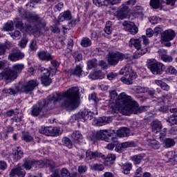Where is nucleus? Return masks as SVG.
<instances>
[{"label":"nucleus","mask_w":177,"mask_h":177,"mask_svg":"<svg viewBox=\"0 0 177 177\" xmlns=\"http://www.w3.org/2000/svg\"><path fill=\"white\" fill-rule=\"evenodd\" d=\"M165 97L164 96L160 97L158 99V103H160L161 104L162 106H160V108L159 109L160 111H164V103L165 102Z\"/></svg>","instance_id":"13d9d810"},{"label":"nucleus","mask_w":177,"mask_h":177,"mask_svg":"<svg viewBox=\"0 0 177 177\" xmlns=\"http://www.w3.org/2000/svg\"><path fill=\"white\" fill-rule=\"evenodd\" d=\"M129 46L137 49L134 54V59H139V57L147 53V48H142V39H140L131 38L129 41Z\"/></svg>","instance_id":"39448f33"},{"label":"nucleus","mask_w":177,"mask_h":177,"mask_svg":"<svg viewBox=\"0 0 177 177\" xmlns=\"http://www.w3.org/2000/svg\"><path fill=\"white\" fill-rule=\"evenodd\" d=\"M80 96V90L77 87L69 88L64 93L55 92L48 95L46 100H41L36 104L33 105L31 110V114L34 117H44L45 112L48 110V106L53 103L60 102L61 106L64 107L67 111H73L80 106L78 97Z\"/></svg>","instance_id":"f257e3e1"},{"label":"nucleus","mask_w":177,"mask_h":177,"mask_svg":"<svg viewBox=\"0 0 177 177\" xmlns=\"http://www.w3.org/2000/svg\"><path fill=\"white\" fill-rule=\"evenodd\" d=\"M37 165H39V168H42L44 167H46V168H50V171H53L55 169V167H56V165L55 164V162L53 160H39L37 162Z\"/></svg>","instance_id":"412c9836"},{"label":"nucleus","mask_w":177,"mask_h":177,"mask_svg":"<svg viewBox=\"0 0 177 177\" xmlns=\"http://www.w3.org/2000/svg\"><path fill=\"white\" fill-rule=\"evenodd\" d=\"M37 56L40 60L49 61L52 60V55L48 51H41L37 53Z\"/></svg>","instance_id":"c756f323"},{"label":"nucleus","mask_w":177,"mask_h":177,"mask_svg":"<svg viewBox=\"0 0 177 177\" xmlns=\"http://www.w3.org/2000/svg\"><path fill=\"white\" fill-rule=\"evenodd\" d=\"M166 73L170 74V75H176L177 70L173 66H169L166 68Z\"/></svg>","instance_id":"a18cd8bd"},{"label":"nucleus","mask_w":177,"mask_h":177,"mask_svg":"<svg viewBox=\"0 0 177 177\" xmlns=\"http://www.w3.org/2000/svg\"><path fill=\"white\" fill-rule=\"evenodd\" d=\"M38 70L43 74L41 77V84L45 85V86L50 85L52 84V79L49 77H50V71L42 66H39Z\"/></svg>","instance_id":"1a4fd4ad"},{"label":"nucleus","mask_w":177,"mask_h":177,"mask_svg":"<svg viewBox=\"0 0 177 177\" xmlns=\"http://www.w3.org/2000/svg\"><path fill=\"white\" fill-rule=\"evenodd\" d=\"M17 114H19V112L15 111L14 110H10L6 112L8 117H13V115H17Z\"/></svg>","instance_id":"69168bd1"},{"label":"nucleus","mask_w":177,"mask_h":177,"mask_svg":"<svg viewBox=\"0 0 177 177\" xmlns=\"http://www.w3.org/2000/svg\"><path fill=\"white\" fill-rule=\"evenodd\" d=\"M112 98L115 99V103L119 106L120 113L123 115H131V114H140L147 111L149 108L147 106L139 107V104L132 97L127 95L125 93H122L119 95L116 91H111ZM118 96V97H117Z\"/></svg>","instance_id":"f03ea898"},{"label":"nucleus","mask_w":177,"mask_h":177,"mask_svg":"<svg viewBox=\"0 0 177 177\" xmlns=\"http://www.w3.org/2000/svg\"><path fill=\"white\" fill-rule=\"evenodd\" d=\"M10 35L13 39H20V37H21V33L19 30H15V32L10 33Z\"/></svg>","instance_id":"5fc2aeb1"},{"label":"nucleus","mask_w":177,"mask_h":177,"mask_svg":"<svg viewBox=\"0 0 177 177\" xmlns=\"http://www.w3.org/2000/svg\"><path fill=\"white\" fill-rule=\"evenodd\" d=\"M110 122H111V118L103 116L93 119V125H95L96 127H103V125L110 124Z\"/></svg>","instance_id":"f3484780"},{"label":"nucleus","mask_w":177,"mask_h":177,"mask_svg":"<svg viewBox=\"0 0 177 177\" xmlns=\"http://www.w3.org/2000/svg\"><path fill=\"white\" fill-rule=\"evenodd\" d=\"M150 6L153 9H158L160 8V0H151Z\"/></svg>","instance_id":"864d4df0"},{"label":"nucleus","mask_w":177,"mask_h":177,"mask_svg":"<svg viewBox=\"0 0 177 177\" xmlns=\"http://www.w3.org/2000/svg\"><path fill=\"white\" fill-rule=\"evenodd\" d=\"M170 113H171V115L168 117L167 122L171 127L177 125V108L170 109Z\"/></svg>","instance_id":"4be33fe9"},{"label":"nucleus","mask_w":177,"mask_h":177,"mask_svg":"<svg viewBox=\"0 0 177 177\" xmlns=\"http://www.w3.org/2000/svg\"><path fill=\"white\" fill-rule=\"evenodd\" d=\"M146 37L147 38H151L154 35V31L151 28H148L146 30Z\"/></svg>","instance_id":"680f3d73"},{"label":"nucleus","mask_w":177,"mask_h":177,"mask_svg":"<svg viewBox=\"0 0 177 177\" xmlns=\"http://www.w3.org/2000/svg\"><path fill=\"white\" fill-rule=\"evenodd\" d=\"M79 21H80V20H78V19L72 20V21H71V22L68 23V24H69L68 26L66 27V26H63L62 28H64V30H70L71 28V27H74V26H75L77 24V23H78Z\"/></svg>","instance_id":"603ef678"},{"label":"nucleus","mask_w":177,"mask_h":177,"mask_svg":"<svg viewBox=\"0 0 177 177\" xmlns=\"http://www.w3.org/2000/svg\"><path fill=\"white\" fill-rule=\"evenodd\" d=\"M122 59H124V57L122 56V54L120 53V52L112 53L111 66H116V64H118V62H120V60H122Z\"/></svg>","instance_id":"393cba45"},{"label":"nucleus","mask_w":177,"mask_h":177,"mask_svg":"<svg viewBox=\"0 0 177 177\" xmlns=\"http://www.w3.org/2000/svg\"><path fill=\"white\" fill-rule=\"evenodd\" d=\"M104 31L106 34H107V35H110L111 34V24L110 21H109L106 23V26L104 28Z\"/></svg>","instance_id":"4d7b16f0"},{"label":"nucleus","mask_w":177,"mask_h":177,"mask_svg":"<svg viewBox=\"0 0 177 177\" xmlns=\"http://www.w3.org/2000/svg\"><path fill=\"white\" fill-rule=\"evenodd\" d=\"M23 68H24V64H17L12 66V71L17 74H20L21 71H23Z\"/></svg>","instance_id":"f704fd0d"},{"label":"nucleus","mask_w":177,"mask_h":177,"mask_svg":"<svg viewBox=\"0 0 177 177\" xmlns=\"http://www.w3.org/2000/svg\"><path fill=\"white\" fill-rule=\"evenodd\" d=\"M28 42V39L27 38H23L21 40V42L19 44V46L21 48H26V45H27V43Z\"/></svg>","instance_id":"e2e57ef3"},{"label":"nucleus","mask_w":177,"mask_h":177,"mask_svg":"<svg viewBox=\"0 0 177 177\" xmlns=\"http://www.w3.org/2000/svg\"><path fill=\"white\" fill-rule=\"evenodd\" d=\"M38 161H35V160L31 158H27L24 160V163L21 165V167L22 168H24L26 171H30L32 168V167H35Z\"/></svg>","instance_id":"a211bd4d"},{"label":"nucleus","mask_w":177,"mask_h":177,"mask_svg":"<svg viewBox=\"0 0 177 177\" xmlns=\"http://www.w3.org/2000/svg\"><path fill=\"white\" fill-rule=\"evenodd\" d=\"M88 78L91 80H97L99 78L100 80H102V78H104V73H103L101 71H98L93 73H90Z\"/></svg>","instance_id":"473e14b6"},{"label":"nucleus","mask_w":177,"mask_h":177,"mask_svg":"<svg viewBox=\"0 0 177 177\" xmlns=\"http://www.w3.org/2000/svg\"><path fill=\"white\" fill-rule=\"evenodd\" d=\"M145 157V153H140V154L132 156L131 158V160L133 161L135 165H138V164H140V162H142V160Z\"/></svg>","instance_id":"2f4dec72"},{"label":"nucleus","mask_w":177,"mask_h":177,"mask_svg":"<svg viewBox=\"0 0 177 177\" xmlns=\"http://www.w3.org/2000/svg\"><path fill=\"white\" fill-rule=\"evenodd\" d=\"M116 135L118 138H128L131 136V130L128 127H121L116 132Z\"/></svg>","instance_id":"b1692460"},{"label":"nucleus","mask_w":177,"mask_h":177,"mask_svg":"<svg viewBox=\"0 0 177 177\" xmlns=\"http://www.w3.org/2000/svg\"><path fill=\"white\" fill-rule=\"evenodd\" d=\"M16 175L18 177L26 176V171L23 169L21 164H19L16 168L12 169L10 172V177H15Z\"/></svg>","instance_id":"dca6fc26"},{"label":"nucleus","mask_w":177,"mask_h":177,"mask_svg":"<svg viewBox=\"0 0 177 177\" xmlns=\"http://www.w3.org/2000/svg\"><path fill=\"white\" fill-rule=\"evenodd\" d=\"M97 62L96 59H88L86 62L87 70H92V68H95V67L97 66Z\"/></svg>","instance_id":"c9c22d12"},{"label":"nucleus","mask_w":177,"mask_h":177,"mask_svg":"<svg viewBox=\"0 0 177 177\" xmlns=\"http://www.w3.org/2000/svg\"><path fill=\"white\" fill-rule=\"evenodd\" d=\"M93 2L95 6H108L111 8V0H93Z\"/></svg>","instance_id":"bb28decb"},{"label":"nucleus","mask_w":177,"mask_h":177,"mask_svg":"<svg viewBox=\"0 0 177 177\" xmlns=\"http://www.w3.org/2000/svg\"><path fill=\"white\" fill-rule=\"evenodd\" d=\"M166 157L168 159L167 162H174L175 161V154L172 151L168 152Z\"/></svg>","instance_id":"8fccbe9b"},{"label":"nucleus","mask_w":177,"mask_h":177,"mask_svg":"<svg viewBox=\"0 0 177 177\" xmlns=\"http://www.w3.org/2000/svg\"><path fill=\"white\" fill-rule=\"evenodd\" d=\"M24 153L21 149L17 147V149H15L13 153H12V158L15 160V161H19V160H21V158H23V155Z\"/></svg>","instance_id":"7c9ffc66"},{"label":"nucleus","mask_w":177,"mask_h":177,"mask_svg":"<svg viewBox=\"0 0 177 177\" xmlns=\"http://www.w3.org/2000/svg\"><path fill=\"white\" fill-rule=\"evenodd\" d=\"M62 143L64 146L68 147V149H71V147H73V142H71V140L67 137L62 138Z\"/></svg>","instance_id":"c03bdc74"},{"label":"nucleus","mask_w":177,"mask_h":177,"mask_svg":"<svg viewBox=\"0 0 177 177\" xmlns=\"http://www.w3.org/2000/svg\"><path fill=\"white\" fill-rule=\"evenodd\" d=\"M0 78L6 81H15L17 78V75L12 69H7L6 71L0 73Z\"/></svg>","instance_id":"f8f14e48"},{"label":"nucleus","mask_w":177,"mask_h":177,"mask_svg":"<svg viewBox=\"0 0 177 177\" xmlns=\"http://www.w3.org/2000/svg\"><path fill=\"white\" fill-rule=\"evenodd\" d=\"M10 48V44L8 42H5L4 44H0V56H3L6 53V49Z\"/></svg>","instance_id":"72a5a7b5"},{"label":"nucleus","mask_w":177,"mask_h":177,"mask_svg":"<svg viewBox=\"0 0 177 177\" xmlns=\"http://www.w3.org/2000/svg\"><path fill=\"white\" fill-rule=\"evenodd\" d=\"M152 131L153 133H158V132L161 131V129L162 128V124L161 122L158 120H153L151 123Z\"/></svg>","instance_id":"a878e982"},{"label":"nucleus","mask_w":177,"mask_h":177,"mask_svg":"<svg viewBox=\"0 0 177 177\" xmlns=\"http://www.w3.org/2000/svg\"><path fill=\"white\" fill-rule=\"evenodd\" d=\"M60 172L62 177H70V171L67 169L63 168Z\"/></svg>","instance_id":"052dcab7"},{"label":"nucleus","mask_w":177,"mask_h":177,"mask_svg":"<svg viewBox=\"0 0 177 177\" xmlns=\"http://www.w3.org/2000/svg\"><path fill=\"white\" fill-rule=\"evenodd\" d=\"M24 57V53H21L20 50H13L8 55V59L11 62H17V60H21Z\"/></svg>","instance_id":"6ab92c4d"},{"label":"nucleus","mask_w":177,"mask_h":177,"mask_svg":"<svg viewBox=\"0 0 177 177\" xmlns=\"http://www.w3.org/2000/svg\"><path fill=\"white\" fill-rule=\"evenodd\" d=\"M71 73L73 75L81 77V74H82V67H81V65H77L75 69L71 70Z\"/></svg>","instance_id":"4c0bfd02"},{"label":"nucleus","mask_w":177,"mask_h":177,"mask_svg":"<svg viewBox=\"0 0 177 177\" xmlns=\"http://www.w3.org/2000/svg\"><path fill=\"white\" fill-rule=\"evenodd\" d=\"M71 138L73 139L75 143H80L82 142V139H84V136H82V134L80 131H73L71 134Z\"/></svg>","instance_id":"c85d7f7f"},{"label":"nucleus","mask_w":177,"mask_h":177,"mask_svg":"<svg viewBox=\"0 0 177 177\" xmlns=\"http://www.w3.org/2000/svg\"><path fill=\"white\" fill-rule=\"evenodd\" d=\"M17 12L19 16H20L21 19L32 20V21H34L37 24L36 26L32 28V26L30 25H24L20 19H16L15 21V26L19 28V30H21V31H32L33 34H42L41 28H44L46 26L42 18L39 17V16L35 13L27 12L21 7H18Z\"/></svg>","instance_id":"7ed1b4c3"},{"label":"nucleus","mask_w":177,"mask_h":177,"mask_svg":"<svg viewBox=\"0 0 177 177\" xmlns=\"http://www.w3.org/2000/svg\"><path fill=\"white\" fill-rule=\"evenodd\" d=\"M122 172L124 175H128L131 170L132 169V163H124L122 167Z\"/></svg>","instance_id":"e433bc0d"},{"label":"nucleus","mask_w":177,"mask_h":177,"mask_svg":"<svg viewBox=\"0 0 177 177\" xmlns=\"http://www.w3.org/2000/svg\"><path fill=\"white\" fill-rule=\"evenodd\" d=\"M158 53L162 60V62H165V63H171L172 60H174V58L172 56L168 55V50L165 49H160L158 50Z\"/></svg>","instance_id":"aec40b11"},{"label":"nucleus","mask_w":177,"mask_h":177,"mask_svg":"<svg viewBox=\"0 0 177 177\" xmlns=\"http://www.w3.org/2000/svg\"><path fill=\"white\" fill-rule=\"evenodd\" d=\"M130 13L131 10L129 8H128L127 4H123L120 6L116 17H118V20H123V19H127Z\"/></svg>","instance_id":"9b49d317"},{"label":"nucleus","mask_w":177,"mask_h":177,"mask_svg":"<svg viewBox=\"0 0 177 177\" xmlns=\"http://www.w3.org/2000/svg\"><path fill=\"white\" fill-rule=\"evenodd\" d=\"M81 46L83 48H88V46H91L92 45V41L88 37H84L81 41Z\"/></svg>","instance_id":"ea45409f"},{"label":"nucleus","mask_w":177,"mask_h":177,"mask_svg":"<svg viewBox=\"0 0 177 177\" xmlns=\"http://www.w3.org/2000/svg\"><path fill=\"white\" fill-rule=\"evenodd\" d=\"M95 137L96 139L104 140V142H110L111 141V130H100L96 132Z\"/></svg>","instance_id":"9d476101"},{"label":"nucleus","mask_w":177,"mask_h":177,"mask_svg":"<svg viewBox=\"0 0 177 177\" xmlns=\"http://www.w3.org/2000/svg\"><path fill=\"white\" fill-rule=\"evenodd\" d=\"M73 19V16L71 15V12L70 10L64 11L61 13L58 17L59 21H64L65 20H71Z\"/></svg>","instance_id":"cd10ccee"},{"label":"nucleus","mask_w":177,"mask_h":177,"mask_svg":"<svg viewBox=\"0 0 177 177\" xmlns=\"http://www.w3.org/2000/svg\"><path fill=\"white\" fill-rule=\"evenodd\" d=\"M73 57L75 59V62H80V60H82V54L78 51L73 53Z\"/></svg>","instance_id":"6e6d98bb"},{"label":"nucleus","mask_w":177,"mask_h":177,"mask_svg":"<svg viewBox=\"0 0 177 177\" xmlns=\"http://www.w3.org/2000/svg\"><path fill=\"white\" fill-rule=\"evenodd\" d=\"M165 146L167 149H169V147L175 146V140L172 138H166L165 140Z\"/></svg>","instance_id":"79ce46f5"},{"label":"nucleus","mask_w":177,"mask_h":177,"mask_svg":"<svg viewBox=\"0 0 177 177\" xmlns=\"http://www.w3.org/2000/svg\"><path fill=\"white\" fill-rule=\"evenodd\" d=\"M37 41L35 40H32V42L30 44V49L31 50H37Z\"/></svg>","instance_id":"774afa93"},{"label":"nucleus","mask_w":177,"mask_h":177,"mask_svg":"<svg viewBox=\"0 0 177 177\" xmlns=\"http://www.w3.org/2000/svg\"><path fill=\"white\" fill-rule=\"evenodd\" d=\"M149 21L151 24H157V23H158V17L156 16H152L149 18Z\"/></svg>","instance_id":"338daca9"},{"label":"nucleus","mask_w":177,"mask_h":177,"mask_svg":"<svg viewBox=\"0 0 177 177\" xmlns=\"http://www.w3.org/2000/svg\"><path fill=\"white\" fill-rule=\"evenodd\" d=\"M36 86H38V82L37 80H30L21 87V92L30 93V92L35 89Z\"/></svg>","instance_id":"ddd939ff"},{"label":"nucleus","mask_w":177,"mask_h":177,"mask_svg":"<svg viewBox=\"0 0 177 177\" xmlns=\"http://www.w3.org/2000/svg\"><path fill=\"white\" fill-rule=\"evenodd\" d=\"M8 168V164L4 160H0V169L1 171H5Z\"/></svg>","instance_id":"0e129e2a"},{"label":"nucleus","mask_w":177,"mask_h":177,"mask_svg":"<svg viewBox=\"0 0 177 177\" xmlns=\"http://www.w3.org/2000/svg\"><path fill=\"white\" fill-rule=\"evenodd\" d=\"M102 158L104 160V165H110L111 164V160H110V158H111V154H108V156L106 157L104 154L95 151L94 152V158Z\"/></svg>","instance_id":"5701e85b"},{"label":"nucleus","mask_w":177,"mask_h":177,"mask_svg":"<svg viewBox=\"0 0 177 177\" xmlns=\"http://www.w3.org/2000/svg\"><path fill=\"white\" fill-rule=\"evenodd\" d=\"M149 146L152 147V149H155L156 150H158V149H160V142L156 140H149Z\"/></svg>","instance_id":"58836bf2"},{"label":"nucleus","mask_w":177,"mask_h":177,"mask_svg":"<svg viewBox=\"0 0 177 177\" xmlns=\"http://www.w3.org/2000/svg\"><path fill=\"white\" fill-rule=\"evenodd\" d=\"M135 146H136V145L133 141L122 143V147H123V149H128V147H135Z\"/></svg>","instance_id":"3c124183"},{"label":"nucleus","mask_w":177,"mask_h":177,"mask_svg":"<svg viewBox=\"0 0 177 177\" xmlns=\"http://www.w3.org/2000/svg\"><path fill=\"white\" fill-rule=\"evenodd\" d=\"M14 28V24L13 21H8L5 26H3V31H12Z\"/></svg>","instance_id":"37998d69"},{"label":"nucleus","mask_w":177,"mask_h":177,"mask_svg":"<svg viewBox=\"0 0 177 177\" xmlns=\"http://www.w3.org/2000/svg\"><path fill=\"white\" fill-rule=\"evenodd\" d=\"M19 92V88H4L3 90V93H8L9 95H16Z\"/></svg>","instance_id":"a19ab883"},{"label":"nucleus","mask_w":177,"mask_h":177,"mask_svg":"<svg viewBox=\"0 0 177 177\" xmlns=\"http://www.w3.org/2000/svg\"><path fill=\"white\" fill-rule=\"evenodd\" d=\"M175 32L172 30H166L161 33V39L163 42H169L176 37Z\"/></svg>","instance_id":"2eb2a0df"},{"label":"nucleus","mask_w":177,"mask_h":177,"mask_svg":"<svg viewBox=\"0 0 177 177\" xmlns=\"http://www.w3.org/2000/svg\"><path fill=\"white\" fill-rule=\"evenodd\" d=\"M59 66V62H57V61L52 60L51 61V66L50 67V68L53 73H56Z\"/></svg>","instance_id":"49530a36"},{"label":"nucleus","mask_w":177,"mask_h":177,"mask_svg":"<svg viewBox=\"0 0 177 177\" xmlns=\"http://www.w3.org/2000/svg\"><path fill=\"white\" fill-rule=\"evenodd\" d=\"M39 133L41 135H46V136H59L63 133V129L57 127H44L41 126L39 129Z\"/></svg>","instance_id":"423d86ee"},{"label":"nucleus","mask_w":177,"mask_h":177,"mask_svg":"<svg viewBox=\"0 0 177 177\" xmlns=\"http://www.w3.org/2000/svg\"><path fill=\"white\" fill-rule=\"evenodd\" d=\"M123 26H124V30L130 32L131 35H136V34H138V31H139V29L133 22L124 21Z\"/></svg>","instance_id":"4468645a"},{"label":"nucleus","mask_w":177,"mask_h":177,"mask_svg":"<svg viewBox=\"0 0 177 177\" xmlns=\"http://www.w3.org/2000/svg\"><path fill=\"white\" fill-rule=\"evenodd\" d=\"M21 138L25 142H32L33 139L32 136H31V135H30V133L28 132L23 133Z\"/></svg>","instance_id":"09e8293b"},{"label":"nucleus","mask_w":177,"mask_h":177,"mask_svg":"<svg viewBox=\"0 0 177 177\" xmlns=\"http://www.w3.org/2000/svg\"><path fill=\"white\" fill-rule=\"evenodd\" d=\"M147 63L148 68L150 69V71L152 73V74H154L155 75L162 74V72L164 71L162 70L164 64L157 62L156 59H148Z\"/></svg>","instance_id":"6e6552de"},{"label":"nucleus","mask_w":177,"mask_h":177,"mask_svg":"<svg viewBox=\"0 0 177 177\" xmlns=\"http://www.w3.org/2000/svg\"><path fill=\"white\" fill-rule=\"evenodd\" d=\"M71 118L75 121H77V122H85V121L91 120L93 118V112L84 110L72 115Z\"/></svg>","instance_id":"0eeeda50"},{"label":"nucleus","mask_w":177,"mask_h":177,"mask_svg":"<svg viewBox=\"0 0 177 177\" xmlns=\"http://www.w3.org/2000/svg\"><path fill=\"white\" fill-rule=\"evenodd\" d=\"M86 157L87 160H93L95 158L94 152L90 150L86 151Z\"/></svg>","instance_id":"bf43d9fd"},{"label":"nucleus","mask_w":177,"mask_h":177,"mask_svg":"<svg viewBox=\"0 0 177 177\" xmlns=\"http://www.w3.org/2000/svg\"><path fill=\"white\" fill-rule=\"evenodd\" d=\"M121 75H124L121 78L122 82L127 85H132L133 84V80L138 77V75L135 73V71L132 70V67L129 65L124 66L120 71Z\"/></svg>","instance_id":"20e7f679"},{"label":"nucleus","mask_w":177,"mask_h":177,"mask_svg":"<svg viewBox=\"0 0 177 177\" xmlns=\"http://www.w3.org/2000/svg\"><path fill=\"white\" fill-rule=\"evenodd\" d=\"M91 169L93 171H103L104 166L102 164H94L91 166Z\"/></svg>","instance_id":"de8ad7c7"}]
</instances>
